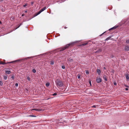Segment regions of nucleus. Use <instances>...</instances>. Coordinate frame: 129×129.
<instances>
[{
	"label": "nucleus",
	"mask_w": 129,
	"mask_h": 129,
	"mask_svg": "<svg viewBox=\"0 0 129 129\" xmlns=\"http://www.w3.org/2000/svg\"><path fill=\"white\" fill-rule=\"evenodd\" d=\"M76 42L73 43H70L69 44H68L67 45H66L64 47H62L61 48H60L59 49V51H63L66 49H67L68 48L69 46L71 45L72 44H73V43H76Z\"/></svg>",
	"instance_id": "f257e3e1"
},
{
	"label": "nucleus",
	"mask_w": 129,
	"mask_h": 129,
	"mask_svg": "<svg viewBox=\"0 0 129 129\" xmlns=\"http://www.w3.org/2000/svg\"><path fill=\"white\" fill-rule=\"evenodd\" d=\"M56 83L58 86L62 87L63 86V84L62 82L59 80H57L56 81Z\"/></svg>",
	"instance_id": "f03ea898"
},
{
	"label": "nucleus",
	"mask_w": 129,
	"mask_h": 129,
	"mask_svg": "<svg viewBox=\"0 0 129 129\" xmlns=\"http://www.w3.org/2000/svg\"><path fill=\"white\" fill-rule=\"evenodd\" d=\"M31 57H26V58H23V59H21V60H15V61H11V62H8V63H13V62H15L17 61H20V60H25V59H28L30 58Z\"/></svg>",
	"instance_id": "7ed1b4c3"
},
{
	"label": "nucleus",
	"mask_w": 129,
	"mask_h": 129,
	"mask_svg": "<svg viewBox=\"0 0 129 129\" xmlns=\"http://www.w3.org/2000/svg\"><path fill=\"white\" fill-rule=\"evenodd\" d=\"M96 82L98 83H99L102 82V79L100 78H97L96 79Z\"/></svg>",
	"instance_id": "20e7f679"
},
{
	"label": "nucleus",
	"mask_w": 129,
	"mask_h": 129,
	"mask_svg": "<svg viewBox=\"0 0 129 129\" xmlns=\"http://www.w3.org/2000/svg\"><path fill=\"white\" fill-rule=\"evenodd\" d=\"M124 49L126 51H128L129 50V46L126 45L125 46Z\"/></svg>",
	"instance_id": "39448f33"
},
{
	"label": "nucleus",
	"mask_w": 129,
	"mask_h": 129,
	"mask_svg": "<svg viewBox=\"0 0 129 129\" xmlns=\"http://www.w3.org/2000/svg\"><path fill=\"white\" fill-rule=\"evenodd\" d=\"M125 77L126 80L127 81L129 80V75L128 74H127L125 75Z\"/></svg>",
	"instance_id": "423d86ee"
},
{
	"label": "nucleus",
	"mask_w": 129,
	"mask_h": 129,
	"mask_svg": "<svg viewBox=\"0 0 129 129\" xmlns=\"http://www.w3.org/2000/svg\"><path fill=\"white\" fill-rule=\"evenodd\" d=\"M103 79L105 80L106 81H107V78L106 76L105 75H104L103 76Z\"/></svg>",
	"instance_id": "0eeeda50"
},
{
	"label": "nucleus",
	"mask_w": 129,
	"mask_h": 129,
	"mask_svg": "<svg viewBox=\"0 0 129 129\" xmlns=\"http://www.w3.org/2000/svg\"><path fill=\"white\" fill-rule=\"evenodd\" d=\"M32 110H35L36 111H38V112H40L41 111V109H36V108L33 109Z\"/></svg>",
	"instance_id": "6e6552de"
},
{
	"label": "nucleus",
	"mask_w": 129,
	"mask_h": 129,
	"mask_svg": "<svg viewBox=\"0 0 129 129\" xmlns=\"http://www.w3.org/2000/svg\"><path fill=\"white\" fill-rule=\"evenodd\" d=\"M47 9V7H45L43 8L42 9L40 10L42 12L44 11L45 10Z\"/></svg>",
	"instance_id": "1a4fd4ad"
},
{
	"label": "nucleus",
	"mask_w": 129,
	"mask_h": 129,
	"mask_svg": "<svg viewBox=\"0 0 129 129\" xmlns=\"http://www.w3.org/2000/svg\"><path fill=\"white\" fill-rule=\"evenodd\" d=\"M5 73L7 74H9L11 73V72L10 71H5Z\"/></svg>",
	"instance_id": "9d476101"
},
{
	"label": "nucleus",
	"mask_w": 129,
	"mask_h": 129,
	"mask_svg": "<svg viewBox=\"0 0 129 129\" xmlns=\"http://www.w3.org/2000/svg\"><path fill=\"white\" fill-rule=\"evenodd\" d=\"M97 72L99 75H100V73H101L100 70V69H98L97 70Z\"/></svg>",
	"instance_id": "9b49d317"
},
{
	"label": "nucleus",
	"mask_w": 129,
	"mask_h": 129,
	"mask_svg": "<svg viewBox=\"0 0 129 129\" xmlns=\"http://www.w3.org/2000/svg\"><path fill=\"white\" fill-rule=\"evenodd\" d=\"M101 52V50L100 49L99 50H97L95 52V53H98V52Z\"/></svg>",
	"instance_id": "f8f14e48"
},
{
	"label": "nucleus",
	"mask_w": 129,
	"mask_h": 129,
	"mask_svg": "<svg viewBox=\"0 0 129 129\" xmlns=\"http://www.w3.org/2000/svg\"><path fill=\"white\" fill-rule=\"evenodd\" d=\"M7 75H6V76H4V79L5 80H6L7 79Z\"/></svg>",
	"instance_id": "ddd939ff"
},
{
	"label": "nucleus",
	"mask_w": 129,
	"mask_h": 129,
	"mask_svg": "<svg viewBox=\"0 0 129 129\" xmlns=\"http://www.w3.org/2000/svg\"><path fill=\"white\" fill-rule=\"evenodd\" d=\"M111 38V37H108L105 40L108 41V40H109Z\"/></svg>",
	"instance_id": "4468645a"
},
{
	"label": "nucleus",
	"mask_w": 129,
	"mask_h": 129,
	"mask_svg": "<svg viewBox=\"0 0 129 129\" xmlns=\"http://www.w3.org/2000/svg\"><path fill=\"white\" fill-rule=\"evenodd\" d=\"M54 64V61L52 60L51 61L50 64L51 65H53Z\"/></svg>",
	"instance_id": "2eb2a0df"
},
{
	"label": "nucleus",
	"mask_w": 129,
	"mask_h": 129,
	"mask_svg": "<svg viewBox=\"0 0 129 129\" xmlns=\"http://www.w3.org/2000/svg\"><path fill=\"white\" fill-rule=\"evenodd\" d=\"M50 83H47L46 84V86L47 87H48Z\"/></svg>",
	"instance_id": "dca6fc26"
},
{
	"label": "nucleus",
	"mask_w": 129,
	"mask_h": 129,
	"mask_svg": "<svg viewBox=\"0 0 129 129\" xmlns=\"http://www.w3.org/2000/svg\"><path fill=\"white\" fill-rule=\"evenodd\" d=\"M29 116L30 117H36V116L35 115H30L28 116Z\"/></svg>",
	"instance_id": "f3484780"
},
{
	"label": "nucleus",
	"mask_w": 129,
	"mask_h": 129,
	"mask_svg": "<svg viewBox=\"0 0 129 129\" xmlns=\"http://www.w3.org/2000/svg\"><path fill=\"white\" fill-rule=\"evenodd\" d=\"M88 43H84L83 44H82V45L83 46H85V45H87L88 44Z\"/></svg>",
	"instance_id": "a211bd4d"
},
{
	"label": "nucleus",
	"mask_w": 129,
	"mask_h": 129,
	"mask_svg": "<svg viewBox=\"0 0 129 129\" xmlns=\"http://www.w3.org/2000/svg\"><path fill=\"white\" fill-rule=\"evenodd\" d=\"M41 12H42L40 10L38 12V13H37V15H39V14H40Z\"/></svg>",
	"instance_id": "6ab92c4d"
},
{
	"label": "nucleus",
	"mask_w": 129,
	"mask_h": 129,
	"mask_svg": "<svg viewBox=\"0 0 129 129\" xmlns=\"http://www.w3.org/2000/svg\"><path fill=\"white\" fill-rule=\"evenodd\" d=\"M27 80L29 81H30V79L29 77H28L27 78Z\"/></svg>",
	"instance_id": "aec40b11"
},
{
	"label": "nucleus",
	"mask_w": 129,
	"mask_h": 129,
	"mask_svg": "<svg viewBox=\"0 0 129 129\" xmlns=\"http://www.w3.org/2000/svg\"><path fill=\"white\" fill-rule=\"evenodd\" d=\"M33 72L34 73H35L36 72V70L35 69H34L33 70Z\"/></svg>",
	"instance_id": "412c9836"
},
{
	"label": "nucleus",
	"mask_w": 129,
	"mask_h": 129,
	"mask_svg": "<svg viewBox=\"0 0 129 129\" xmlns=\"http://www.w3.org/2000/svg\"><path fill=\"white\" fill-rule=\"evenodd\" d=\"M118 26H115L114 27H113L114 29H116V28H117L118 27Z\"/></svg>",
	"instance_id": "4be33fe9"
},
{
	"label": "nucleus",
	"mask_w": 129,
	"mask_h": 129,
	"mask_svg": "<svg viewBox=\"0 0 129 129\" xmlns=\"http://www.w3.org/2000/svg\"><path fill=\"white\" fill-rule=\"evenodd\" d=\"M86 73L87 75H88L89 74V72L88 70H86Z\"/></svg>",
	"instance_id": "5701e85b"
},
{
	"label": "nucleus",
	"mask_w": 129,
	"mask_h": 129,
	"mask_svg": "<svg viewBox=\"0 0 129 129\" xmlns=\"http://www.w3.org/2000/svg\"><path fill=\"white\" fill-rule=\"evenodd\" d=\"M3 83L2 81H0V85L1 86H2L3 85Z\"/></svg>",
	"instance_id": "b1692460"
},
{
	"label": "nucleus",
	"mask_w": 129,
	"mask_h": 129,
	"mask_svg": "<svg viewBox=\"0 0 129 129\" xmlns=\"http://www.w3.org/2000/svg\"><path fill=\"white\" fill-rule=\"evenodd\" d=\"M126 42L127 43L129 44V40H126Z\"/></svg>",
	"instance_id": "393cba45"
},
{
	"label": "nucleus",
	"mask_w": 129,
	"mask_h": 129,
	"mask_svg": "<svg viewBox=\"0 0 129 129\" xmlns=\"http://www.w3.org/2000/svg\"><path fill=\"white\" fill-rule=\"evenodd\" d=\"M22 23H21L20 24V25L18 26V27H17L16 29H17V28H18L21 25H22Z\"/></svg>",
	"instance_id": "a878e982"
},
{
	"label": "nucleus",
	"mask_w": 129,
	"mask_h": 129,
	"mask_svg": "<svg viewBox=\"0 0 129 129\" xmlns=\"http://www.w3.org/2000/svg\"><path fill=\"white\" fill-rule=\"evenodd\" d=\"M7 63H5V62H1V63H0V64H4Z\"/></svg>",
	"instance_id": "bb28decb"
},
{
	"label": "nucleus",
	"mask_w": 129,
	"mask_h": 129,
	"mask_svg": "<svg viewBox=\"0 0 129 129\" xmlns=\"http://www.w3.org/2000/svg\"><path fill=\"white\" fill-rule=\"evenodd\" d=\"M27 6V4H26L25 5H23V7H25Z\"/></svg>",
	"instance_id": "cd10ccee"
},
{
	"label": "nucleus",
	"mask_w": 129,
	"mask_h": 129,
	"mask_svg": "<svg viewBox=\"0 0 129 129\" xmlns=\"http://www.w3.org/2000/svg\"><path fill=\"white\" fill-rule=\"evenodd\" d=\"M112 29H114V28H113V27H112L111 28H110V29H109V30H112Z\"/></svg>",
	"instance_id": "c85d7f7f"
},
{
	"label": "nucleus",
	"mask_w": 129,
	"mask_h": 129,
	"mask_svg": "<svg viewBox=\"0 0 129 129\" xmlns=\"http://www.w3.org/2000/svg\"><path fill=\"white\" fill-rule=\"evenodd\" d=\"M62 68L63 69H64L65 68V67L64 66H62Z\"/></svg>",
	"instance_id": "c756f323"
},
{
	"label": "nucleus",
	"mask_w": 129,
	"mask_h": 129,
	"mask_svg": "<svg viewBox=\"0 0 129 129\" xmlns=\"http://www.w3.org/2000/svg\"><path fill=\"white\" fill-rule=\"evenodd\" d=\"M57 95V93H54L53 94H52V95L53 96L55 95Z\"/></svg>",
	"instance_id": "7c9ffc66"
},
{
	"label": "nucleus",
	"mask_w": 129,
	"mask_h": 129,
	"mask_svg": "<svg viewBox=\"0 0 129 129\" xmlns=\"http://www.w3.org/2000/svg\"><path fill=\"white\" fill-rule=\"evenodd\" d=\"M15 85L17 87L18 86V84L17 83H16L15 84Z\"/></svg>",
	"instance_id": "2f4dec72"
},
{
	"label": "nucleus",
	"mask_w": 129,
	"mask_h": 129,
	"mask_svg": "<svg viewBox=\"0 0 129 129\" xmlns=\"http://www.w3.org/2000/svg\"><path fill=\"white\" fill-rule=\"evenodd\" d=\"M11 78L12 79H14V76H12V77H11Z\"/></svg>",
	"instance_id": "473e14b6"
},
{
	"label": "nucleus",
	"mask_w": 129,
	"mask_h": 129,
	"mask_svg": "<svg viewBox=\"0 0 129 129\" xmlns=\"http://www.w3.org/2000/svg\"><path fill=\"white\" fill-rule=\"evenodd\" d=\"M89 84H90V85H91V81H89Z\"/></svg>",
	"instance_id": "72a5a7b5"
},
{
	"label": "nucleus",
	"mask_w": 129,
	"mask_h": 129,
	"mask_svg": "<svg viewBox=\"0 0 129 129\" xmlns=\"http://www.w3.org/2000/svg\"><path fill=\"white\" fill-rule=\"evenodd\" d=\"M114 84L115 85H117V83L116 82H114Z\"/></svg>",
	"instance_id": "f704fd0d"
},
{
	"label": "nucleus",
	"mask_w": 129,
	"mask_h": 129,
	"mask_svg": "<svg viewBox=\"0 0 129 129\" xmlns=\"http://www.w3.org/2000/svg\"><path fill=\"white\" fill-rule=\"evenodd\" d=\"M34 3V2H32L31 3V5H33V4Z\"/></svg>",
	"instance_id": "c9c22d12"
},
{
	"label": "nucleus",
	"mask_w": 129,
	"mask_h": 129,
	"mask_svg": "<svg viewBox=\"0 0 129 129\" xmlns=\"http://www.w3.org/2000/svg\"><path fill=\"white\" fill-rule=\"evenodd\" d=\"M80 78V76H78V79H79Z\"/></svg>",
	"instance_id": "e433bc0d"
},
{
	"label": "nucleus",
	"mask_w": 129,
	"mask_h": 129,
	"mask_svg": "<svg viewBox=\"0 0 129 129\" xmlns=\"http://www.w3.org/2000/svg\"><path fill=\"white\" fill-rule=\"evenodd\" d=\"M92 107L93 108H95V105H93Z\"/></svg>",
	"instance_id": "4c0bfd02"
},
{
	"label": "nucleus",
	"mask_w": 129,
	"mask_h": 129,
	"mask_svg": "<svg viewBox=\"0 0 129 129\" xmlns=\"http://www.w3.org/2000/svg\"><path fill=\"white\" fill-rule=\"evenodd\" d=\"M106 32H104L102 34H101V35H100V36H102V35H103L104 33H105Z\"/></svg>",
	"instance_id": "58836bf2"
},
{
	"label": "nucleus",
	"mask_w": 129,
	"mask_h": 129,
	"mask_svg": "<svg viewBox=\"0 0 129 129\" xmlns=\"http://www.w3.org/2000/svg\"><path fill=\"white\" fill-rule=\"evenodd\" d=\"M125 90L127 91L128 90V88H125Z\"/></svg>",
	"instance_id": "ea45409f"
},
{
	"label": "nucleus",
	"mask_w": 129,
	"mask_h": 129,
	"mask_svg": "<svg viewBox=\"0 0 129 129\" xmlns=\"http://www.w3.org/2000/svg\"><path fill=\"white\" fill-rule=\"evenodd\" d=\"M104 70H106V68L105 67H104Z\"/></svg>",
	"instance_id": "a19ab883"
},
{
	"label": "nucleus",
	"mask_w": 129,
	"mask_h": 129,
	"mask_svg": "<svg viewBox=\"0 0 129 129\" xmlns=\"http://www.w3.org/2000/svg\"><path fill=\"white\" fill-rule=\"evenodd\" d=\"M125 87H128V86H126V85H125Z\"/></svg>",
	"instance_id": "79ce46f5"
},
{
	"label": "nucleus",
	"mask_w": 129,
	"mask_h": 129,
	"mask_svg": "<svg viewBox=\"0 0 129 129\" xmlns=\"http://www.w3.org/2000/svg\"><path fill=\"white\" fill-rule=\"evenodd\" d=\"M24 16V14H22V16Z\"/></svg>",
	"instance_id": "37998d69"
},
{
	"label": "nucleus",
	"mask_w": 129,
	"mask_h": 129,
	"mask_svg": "<svg viewBox=\"0 0 129 129\" xmlns=\"http://www.w3.org/2000/svg\"><path fill=\"white\" fill-rule=\"evenodd\" d=\"M27 12V11H25V12L26 13Z\"/></svg>",
	"instance_id": "c03bdc74"
},
{
	"label": "nucleus",
	"mask_w": 129,
	"mask_h": 129,
	"mask_svg": "<svg viewBox=\"0 0 129 129\" xmlns=\"http://www.w3.org/2000/svg\"><path fill=\"white\" fill-rule=\"evenodd\" d=\"M67 28V27H66V26H65V27H64V28L65 29H66V28Z\"/></svg>",
	"instance_id": "a18cd8bd"
},
{
	"label": "nucleus",
	"mask_w": 129,
	"mask_h": 129,
	"mask_svg": "<svg viewBox=\"0 0 129 129\" xmlns=\"http://www.w3.org/2000/svg\"><path fill=\"white\" fill-rule=\"evenodd\" d=\"M0 24H2V22L1 21H0Z\"/></svg>",
	"instance_id": "49530a36"
},
{
	"label": "nucleus",
	"mask_w": 129,
	"mask_h": 129,
	"mask_svg": "<svg viewBox=\"0 0 129 129\" xmlns=\"http://www.w3.org/2000/svg\"><path fill=\"white\" fill-rule=\"evenodd\" d=\"M2 11H4L3 10H2Z\"/></svg>",
	"instance_id": "de8ad7c7"
},
{
	"label": "nucleus",
	"mask_w": 129,
	"mask_h": 129,
	"mask_svg": "<svg viewBox=\"0 0 129 129\" xmlns=\"http://www.w3.org/2000/svg\"><path fill=\"white\" fill-rule=\"evenodd\" d=\"M0 63H1V62H0Z\"/></svg>",
	"instance_id": "09e8293b"
}]
</instances>
